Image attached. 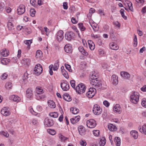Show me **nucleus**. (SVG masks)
<instances>
[{
  "instance_id": "60",
  "label": "nucleus",
  "mask_w": 146,
  "mask_h": 146,
  "mask_svg": "<svg viewBox=\"0 0 146 146\" xmlns=\"http://www.w3.org/2000/svg\"><path fill=\"white\" fill-rule=\"evenodd\" d=\"M89 23L91 27L95 25L97 26V24L95 23L92 20H90L89 21Z\"/></svg>"
},
{
  "instance_id": "54",
  "label": "nucleus",
  "mask_w": 146,
  "mask_h": 146,
  "mask_svg": "<svg viewBox=\"0 0 146 146\" xmlns=\"http://www.w3.org/2000/svg\"><path fill=\"white\" fill-rule=\"evenodd\" d=\"M93 134L95 136H98L100 135V131L98 130H94L93 131Z\"/></svg>"
},
{
  "instance_id": "42",
  "label": "nucleus",
  "mask_w": 146,
  "mask_h": 146,
  "mask_svg": "<svg viewBox=\"0 0 146 146\" xmlns=\"http://www.w3.org/2000/svg\"><path fill=\"white\" fill-rule=\"evenodd\" d=\"M9 62L10 60L7 58H3L1 60V63L3 65L7 64Z\"/></svg>"
},
{
  "instance_id": "29",
  "label": "nucleus",
  "mask_w": 146,
  "mask_h": 146,
  "mask_svg": "<svg viewBox=\"0 0 146 146\" xmlns=\"http://www.w3.org/2000/svg\"><path fill=\"white\" fill-rule=\"evenodd\" d=\"M125 5L126 7H128L129 9L132 11L133 10V8L132 7V3L130 1H125Z\"/></svg>"
},
{
  "instance_id": "17",
  "label": "nucleus",
  "mask_w": 146,
  "mask_h": 146,
  "mask_svg": "<svg viewBox=\"0 0 146 146\" xmlns=\"http://www.w3.org/2000/svg\"><path fill=\"white\" fill-rule=\"evenodd\" d=\"M113 111L115 113H120L122 111V109L119 104H116L113 107Z\"/></svg>"
},
{
  "instance_id": "11",
  "label": "nucleus",
  "mask_w": 146,
  "mask_h": 146,
  "mask_svg": "<svg viewBox=\"0 0 146 146\" xmlns=\"http://www.w3.org/2000/svg\"><path fill=\"white\" fill-rule=\"evenodd\" d=\"M1 112L2 115L5 116H9L11 113L8 108L6 107L3 108L1 110Z\"/></svg>"
},
{
  "instance_id": "35",
  "label": "nucleus",
  "mask_w": 146,
  "mask_h": 146,
  "mask_svg": "<svg viewBox=\"0 0 146 146\" xmlns=\"http://www.w3.org/2000/svg\"><path fill=\"white\" fill-rule=\"evenodd\" d=\"M88 43L90 49L92 50H94L95 48V44L93 41L91 40H88Z\"/></svg>"
},
{
  "instance_id": "24",
  "label": "nucleus",
  "mask_w": 146,
  "mask_h": 146,
  "mask_svg": "<svg viewBox=\"0 0 146 146\" xmlns=\"http://www.w3.org/2000/svg\"><path fill=\"white\" fill-rule=\"evenodd\" d=\"M1 54L3 56H7L9 54V51L5 48H3L0 51Z\"/></svg>"
},
{
  "instance_id": "47",
  "label": "nucleus",
  "mask_w": 146,
  "mask_h": 146,
  "mask_svg": "<svg viewBox=\"0 0 146 146\" xmlns=\"http://www.w3.org/2000/svg\"><path fill=\"white\" fill-rule=\"evenodd\" d=\"M59 137L60 139L62 141H65L68 138L67 137L62 135L61 134H60L59 135Z\"/></svg>"
},
{
  "instance_id": "44",
  "label": "nucleus",
  "mask_w": 146,
  "mask_h": 146,
  "mask_svg": "<svg viewBox=\"0 0 146 146\" xmlns=\"http://www.w3.org/2000/svg\"><path fill=\"white\" fill-rule=\"evenodd\" d=\"M42 56V52L40 50H38L36 52V57L37 58H39Z\"/></svg>"
},
{
  "instance_id": "57",
  "label": "nucleus",
  "mask_w": 146,
  "mask_h": 146,
  "mask_svg": "<svg viewBox=\"0 0 146 146\" xmlns=\"http://www.w3.org/2000/svg\"><path fill=\"white\" fill-rule=\"evenodd\" d=\"M79 143L82 146H86V143L84 140H81L80 141Z\"/></svg>"
},
{
  "instance_id": "61",
  "label": "nucleus",
  "mask_w": 146,
  "mask_h": 146,
  "mask_svg": "<svg viewBox=\"0 0 146 146\" xmlns=\"http://www.w3.org/2000/svg\"><path fill=\"white\" fill-rule=\"evenodd\" d=\"M66 69L68 70L69 72H71L72 71V70L70 68V66L69 64H65Z\"/></svg>"
},
{
  "instance_id": "49",
  "label": "nucleus",
  "mask_w": 146,
  "mask_h": 146,
  "mask_svg": "<svg viewBox=\"0 0 146 146\" xmlns=\"http://www.w3.org/2000/svg\"><path fill=\"white\" fill-rule=\"evenodd\" d=\"M102 67L104 69L106 70L110 71V70L109 69V66L106 64H104L102 65Z\"/></svg>"
},
{
  "instance_id": "13",
  "label": "nucleus",
  "mask_w": 146,
  "mask_h": 146,
  "mask_svg": "<svg viewBox=\"0 0 146 146\" xmlns=\"http://www.w3.org/2000/svg\"><path fill=\"white\" fill-rule=\"evenodd\" d=\"M25 6L23 5H21L19 6L17 9V13L18 14L21 15L25 12Z\"/></svg>"
},
{
  "instance_id": "14",
  "label": "nucleus",
  "mask_w": 146,
  "mask_h": 146,
  "mask_svg": "<svg viewBox=\"0 0 146 146\" xmlns=\"http://www.w3.org/2000/svg\"><path fill=\"white\" fill-rule=\"evenodd\" d=\"M44 123L46 127H50L54 124L53 121L48 117L45 119Z\"/></svg>"
},
{
  "instance_id": "40",
  "label": "nucleus",
  "mask_w": 146,
  "mask_h": 146,
  "mask_svg": "<svg viewBox=\"0 0 146 146\" xmlns=\"http://www.w3.org/2000/svg\"><path fill=\"white\" fill-rule=\"evenodd\" d=\"M79 51L84 55H87L88 54V53L83 48L82 46H80L78 48Z\"/></svg>"
},
{
  "instance_id": "3",
  "label": "nucleus",
  "mask_w": 146,
  "mask_h": 146,
  "mask_svg": "<svg viewBox=\"0 0 146 146\" xmlns=\"http://www.w3.org/2000/svg\"><path fill=\"white\" fill-rule=\"evenodd\" d=\"M86 89L85 85L83 84H80L76 87V90L79 94H81L84 93Z\"/></svg>"
},
{
  "instance_id": "63",
  "label": "nucleus",
  "mask_w": 146,
  "mask_h": 146,
  "mask_svg": "<svg viewBox=\"0 0 146 146\" xmlns=\"http://www.w3.org/2000/svg\"><path fill=\"white\" fill-rule=\"evenodd\" d=\"M70 83L72 86L73 88H74L75 87V81L73 80H71L70 81Z\"/></svg>"
},
{
  "instance_id": "46",
  "label": "nucleus",
  "mask_w": 146,
  "mask_h": 146,
  "mask_svg": "<svg viewBox=\"0 0 146 146\" xmlns=\"http://www.w3.org/2000/svg\"><path fill=\"white\" fill-rule=\"evenodd\" d=\"M47 131L49 134L52 135H54L56 133V131L54 129H48Z\"/></svg>"
},
{
  "instance_id": "55",
  "label": "nucleus",
  "mask_w": 146,
  "mask_h": 146,
  "mask_svg": "<svg viewBox=\"0 0 146 146\" xmlns=\"http://www.w3.org/2000/svg\"><path fill=\"white\" fill-rule=\"evenodd\" d=\"M92 38L93 39H96L100 38V36L99 35H95L92 33L91 35Z\"/></svg>"
},
{
  "instance_id": "25",
  "label": "nucleus",
  "mask_w": 146,
  "mask_h": 146,
  "mask_svg": "<svg viewBox=\"0 0 146 146\" xmlns=\"http://www.w3.org/2000/svg\"><path fill=\"white\" fill-rule=\"evenodd\" d=\"M10 19H13V18L12 17H11L9 18V21L7 23V26L8 29L9 30L11 31L14 29V26L13 24L11 23V22L10 21H11V20H9Z\"/></svg>"
},
{
  "instance_id": "36",
  "label": "nucleus",
  "mask_w": 146,
  "mask_h": 146,
  "mask_svg": "<svg viewBox=\"0 0 146 146\" xmlns=\"http://www.w3.org/2000/svg\"><path fill=\"white\" fill-rule=\"evenodd\" d=\"M48 106L51 108H54L55 107V104L54 102L51 100H49L48 101Z\"/></svg>"
},
{
  "instance_id": "48",
  "label": "nucleus",
  "mask_w": 146,
  "mask_h": 146,
  "mask_svg": "<svg viewBox=\"0 0 146 146\" xmlns=\"http://www.w3.org/2000/svg\"><path fill=\"white\" fill-rule=\"evenodd\" d=\"M0 134L2 135H3L6 137H9V135L7 131H2L0 132Z\"/></svg>"
},
{
  "instance_id": "6",
  "label": "nucleus",
  "mask_w": 146,
  "mask_h": 146,
  "mask_svg": "<svg viewBox=\"0 0 146 146\" xmlns=\"http://www.w3.org/2000/svg\"><path fill=\"white\" fill-rule=\"evenodd\" d=\"M93 111L94 114L97 115L100 114L102 112V109L100 106L97 104H95L94 105Z\"/></svg>"
},
{
  "instance_id": "56",
  "label": "nucleus",
  "mask_w": 146,
  "mask_h": 146,
  "mask_svg": "<svg viewBox=\"0 0 146 146\" xmlns=\"http://www.w3.org/2000/svg\"><path fill=\"white\" fill-rule=\"evenodd\" d=\"M141 104L142 106L146 108V99H143L142 100Z\"/></svg>"
},
{
  "instance_id": "52",
  "label": "nucleus",
  "mask_w": 146,
  "mask_h": 146,
  "mask_svg": "<svg viewBox=\"0 0 146 146\" xmlns=\"http://www.w3.org/2000/svg\"><path fill=\"white\" fill-rule=\"evenodd\" d=\"M62 72L63 75L66 78H68L69 76L68 75V73L67 72H66L65 70H62Z\"/></svg>"
},
{
  "instance_id": "23",
  "label": "nucleus",
  "mask_w": 146,
  "mask_h": 146,
  "mask_svg": "<svg viewBox=\"0 0 146 146\" xmlns=\"http://www.w3.org/2000/svg\"><path fill=\"white\" fill-rule=\"evenodd\" d=\"M111 49L114 50H117L119 48V46L117 44L114 42H111L109 44Z\"/></svg>"
},
{
  "instance_id": "21",
  "label": "nucleus",
  "mask_w": 146,
  "mask_h": 146,
  "mask_svg": "<svg viewBox=\"0 0 146 146\" xmlns=\"http://www.w3.org/2000/svg\"><path fill=\"white\" fill-rule=\"evenodd\" d=\"M78 129L80 135H82L85 134L86 130L83 126H79L78 127Z\"/></svg>"
},
{
  "instance_id": "8",
  "label": "nucleus",
  "mask_w": 146,
  "mask_h": 146,
  "mask_svg": "<svg viewBox=\"0 0 146 146\" xmlns=\"http://www.w3.org/2000/svg\"><path fill=\"white\" fill-rule=\"evenodd\" d=\"M86 125L88 127L92 128L95 127L96 123V121L94 119H91L87 121Z\"/></svg>"
},
{
  "instance_id": "7",
  "label": "nucleus",
  "mask_w": 146,
  "mask_h": 146,
  "mask_svg": "<svg viewBox=\"0 0 146 146\" xmlns=\"http://www.w3.org/2000/svg\"><path fill=\"white\" fill-rule=\"evenodd\" d=\"M34 73L36 75L40 74L42 71V66L40 64H37L35 66L34 70Z\"/></svg>"
},
{
  "instance_id": "2",
  "label": "nucleus",
  "mask_w": 146,
  "mask_h": 146,
  "mask_svg": "<svg viewBox=\"0 0 146 146\" xmlns=\"http://www.w3.org/2000/svg\"><path fill=\"white\" fill-rule=\"evenodd\" d=\"M42 110V108L39 106H38L35 107L33 109L32 108H31L29 109L30 112L33 115L37 116L38 117L39 116L40 114L39 112L40 111Z\"/></svg>"
},
{
  "instance_id": "18",
  "label": "nucleus",
  "mask_w": 146,
  "mask_h": 146,
  "mask_svg": "<svg viewBox=\"0 0 146 146\" xmlns=\"http://www.w3.org/2000/svg\"><path fill=\"white\" fill-rule=\"evenodd\" d=\"M118 77L115 74H113L112 75L111 78V82L112 83L116 85L118 83Z\"/></svg>"
},
{
  "instance_id": "53",
  "label": "nucleus",
  "mask_w": 146,
  "mask_h": 146,
  "mask_svg": "<svg viewBox=\"0 0 146 146\" xmlns=\"http://www.w3.org/2000/svg\"><path fill=\"white\" fill-rule=\"evenodd\" d=\"M95 12V10L92 8H91L90 10L89 13L88 15V16L90 17L92 13H94Z\"/></svg>"
},
{
  "instance_id": "9",
  "label": "nucleus",
  "mask_w": 146,
  "mask_h": 146,
  "mask_svg": "<svg viewBox=\"0 0 146 146\" xmlns=\"http://www.w3.org/2000/svg\"><path fill=\"white\" fill-rule=\"evenodd\" d=\"M74 36V34L72 32L69 31L65 33V38L66 40L70 41L73 38Z\"/></svg>"
},
{
  "instance_id": "37",
  "label": "nucleus",
  "mask_w": 146,
  "mask_h": 146,
  "mask_svg": "<svg viewBox=\"0 0 146 146\" xmlns=\"http://www.w3.org/2000/svg\"><path fill=\"white\" fill-rule=\"evenodd\" d=\"M32 40L31 39L30 40H25L24 43L28 46L27 48L28 49H29L30 48V45L32 42Z\"/></svg>"
},
{
  "instance_id": "4",
  "label": "nucleus",
  "mask_w": 146,
  "mask_h": 146,
  "mask_svg": "<svg viewBox=\"0 0 146 146\" xmlns=\"http://www.w3.org/2000/svg\"><path fill=\"white\" fill-rule=\"evenodd\" d=\"M90 83L92 85L98 89H100L102 88V82L98 79L91 81Z\"/></svg>"
},
{
  "instance_id": "5",
  "label": "nucleus",
  "mask_w": 146,
  "mask_h": 146,
  "mask_svg": "<svg viewBox=\"0 0 146 146\" xmlns=\"http://www.w3.org/2000/svg\"><path fill=\"white\" fill-rule=\"evenodd\" d=\"M96 93V90L95 88H90L86 94V96L89 98H92Z\"/></svg>"
},
{
  "instance_id": "45",
  "label": "nucleus",
  "mask_w": 146,
  "mask_h": 146,
  "mask_svg": "<svg viewBox=\"0 0 146 146\" xmlns=\"http://www.w3.org/2000/svg\"><path fill=\"white\" fill-rule=\"evenodd\" d=\"M49 115L51 117L54 118H56L58 116V113L56 112L50 113Z\"/></svg>"
},
{
  "instance_id": "10",
  "label": "nucleus",
  "mask_w": 146,
  "mask_h": 146,
  "mask_svg": "<svg viewBox=\"0 0 146 146\" xmlns=\"http://www.w3.org/2000/svg\"><path fill=\"white\" fill-rule=\"evenodd\" d=\"M64 32L62 30H60L58 31L56 34V40L59 42H60L63 40Z\"/></svg>"
},
{
  "instance_id": "41",
  "label": "nucleus",
  "mask_w": 146,
  "mask_h": 146,
  "mask_svg": "<svg viewBox=\"0 0 146 146\" xmlns=\"http://www.w3.org/2000/svg\"><path fill=\"white\" fill-rule=\"evenodd\" d=\"M106 143L105 138L104 137H102L100 140L99 144L100 146H104Z\"/></svg>"
},
{
  "instance_id": "39",
  "label": "nucleus",
  "mask_w": 146,
  "mask_h": 146,
  "mask_svg": "<svg viewBox=\"0 0 146 146\" xmlns=\"http://www.w3.org/2000/svg\"><path fill=\"white\" fill-rule=\"evenodd\" d=\"M13 87L12 83L11 82H7L5 85V87L7 90H10L12 89Z\"/></svg>"
},
{
  "instance_id": "32",
  "label": "nucleus",
  "mask_w": 146,
  "mask_h": 146,
  "mask_svg": "<svg viewBox=\"0 0 146 146\" xmlns=\"http://www.w3.org/2000/svg\"><path fill=\"white\" fill-rule=\"evenodd\" d=\"M108 127L109 129L111 131H115L117 129L115 126L111 123H109L108 124Z\"/></svg>"
},
{
  "instance_id": "64",
  "label": "nucleus",
  "mask_w": 146,
  "mask_h": 146,
  "mask_svg": "<svg viewBox=\"0 0 146 146\" xmlns=\"http://www.w3.org/2000/svg\"><path fill=\"white\" fill-rule=\"evenodd\" d=\"M103 104L106 107H108L110 105V103L107 101L105 100L103 102Z\"/></svg>"
},
{
  "instance_id": "22",
  "label": "nucleus",
  "mask_w": 146,
  "mask_h": 146,
  "mask_svg": "<svg viewBox=\"0 0 146 146\" xmlns=\"http://www.w3.org/2000/svg\"><path fill=\"white\" fill-rule=\"evenodd\" d=\"M64 50L67 53H71L72 52V46L70 44H66L64 47Z\"/></svg>"
},
{
  "instance_id": "31",
  "label": "nucleus",
  "mask_w": 146,
  "mask_h": 146,
  "mask_svg": "<svg viewBox=\"0 0 146 146\" xmlns=\"http://www.w3.org/2000/svg\"><path fill=\"white\" fill-rule=\"evenodd\" d=\"M21 62L23 65H28L30 64V60L29 58H24L22 60Z\"/></svg>"
},
{
  "instance_id": "30",
  "label": "nucleus",
  "mask_w": 146,
  "mask_h": 146,
  "mask_svg": "<svg viewBox=\"0 0 146 146\" xmlns=\"http://www.w3.org/2000/svg\"><path fill=\"white\" fill-rule=\"evenodd\" d=\"M139 129L140 132L146 135V123L143 125L141 127H139Z\"/></svg>"
},
{
  "instance_id": "34",
  "label": "nucleus",
  "mask_w": 146,
  "mask_h": 146,
  "mask_svg": "<svg viewBox=\"0 0 146 146\" xmlns=\"http://www.w3.org/2000/svg\"><path fill=\"white\" fill-rule=\"evenodd\" d=\"M36 92L38 94H41L44 92L42 88L40 86H37L36 88Z\"/></svg>"
},
{
  "instance_id": "15",
  "label": "nucleus",
  "mask_w": 146,
  "mask_h": 146,
  "mask_svg": "<svg viewBox=\"0 0 146 146\" xmlns=\"http://www.w3.org/2000/svg\"><path fill=\"white\" fill-rule=\"evenodd\" d=\"M9 99L11 100L18 103L20 101L21 98L17 95H12L10 96Z\"/></svg>"
},
{
  "instance_id": "62",
  "label": "nucleus",
  "mask_w": 146,
  "mask_h": 146,
  "mask_svg": "<svg viewBox=\"0 0 146 146\" xmlns=\"http://www.w3.org/2000/svg\"><path fill=\"white\" fill-rule=\"evenodd\" d=\"M28 74L27 72H26L24 74L23 79L25 80L28 78Z\"/></svg>"
},
{
  "instance_id": "19",
  "label": "nucleus",
  "mask_w": 146,
  "mask_h": 146,
  "mask_svg": "<svg viewBox=\"0 0 146 146\" xmlns=\"http://www.w3.org/2000/svg\"><path fill=\"white\" fill-rule=\"evenodd\" d=\"M98 73L95 71L92 72L91 74L90 75V82L94 80L98 79Z\"/></svg>"
},
{
  "instance_id": "59",
  "label": "nucleus",
  "mask_w": 146,
  "mask_h": 146,
  "mask_svg": "<svg viewBox=\"0 0 146 146\" xmlns=\"http://www.w3.org/2000/svg\"><path fill=\"white\" fill-rule=\"evenodd\" d=\"M7 74L6 73L3 74L1 76V78L2 80H4L6 79L7 77Z\"/></svg>"
},
{
  "instance_id": "20",
  "label": "nucleus",
  "mask_w": 146,
  "mask_h": 146,
  "mask_svg": "<svg viewBox=\"0 0 146 146\" xmlns=\"http://www.w3.org/2000/svg\"><path fill=\"white\" fill-rule=\"evenodd\" d=\"M130 134L131 137L133 139H137L138 136V133L137 131L135 130H133L131 131Z\"/></svg>"
},
{
  "instance_id": "50",
  "label": "nucleus",
  "mask_w": 146,
  "mask_h": 146,
  "mask_svg": "<svg viewBox=\"0 0 146 146\" xmlns=\"http://www.w3.org/2000/svg\"><path fill=\"white\" fill-rule=\"evenodd\" d=\"M30 13L31 16L32 17H34L36 13V11L33 8H31L30 10Z\"/></svg>"
},
{
  "instance_id": "58",
  "label": "nucleus",
  "mask_w": 146,
  "mask_h": 146,
  "mask_svg": "<svg viewBox=\"0 0 146 146\" xmlns=\"http://www.w3.org/2000/svg\"><path fill=\"white\" fill-rule=\"evenodd\" d=\"M79 27L82 31H83L85 29V27L83 26L82 23H79L78 24Z\"/></svg>"
},
{
  "instance_id": "43",
  "label": "nucleus",
  "mask_w": 146,
  "mask_h": 146,
  "mask_svg": "<svg viewBox=\"0 0 146 146\" xmlns=\"http://www.w3.org/2000/svg\"><path fill=\"white\" fill-rule=\"evenodd\" d=\"M70 111H72V113L74 114H76L79 112V110L75 108H70Z\"/></svg>"
},
{
  "instance_id": "51",
  "label": "nucleus",
  "mask_w": 146,
  "mask_h": 146,
  "mask_svg": "<svg viewBox=\"0 0 146 146\" xmlns=\"http://www.w3.org/2000/svg\"><path fill=\"white\" fill-rule=\"evenodd\" d=\"M124 11H125L123 9H121L120 10V12L122 17L125 20L127 19V17L125 15H124Z\"/></svg>"
},
{
  "instance_id": "1",
  "label": "nucleus",
  "mask_w": 146,
  "mask_h": 146,
  "mask_svg": "<svg viewBox=\"0 0 146 146\" xmlns=\"http://www.w3.org/2000/svg\"><path fill=\"white\" fill-rule=\"evenodd\" d=\"M139 94L138 92H133L130 96V101L133 104H137L139 101Z\"/></svg>"
},
{
  "instance_id": "33",
  "label": "nucleus",
  "mask_w": 146,
  "mask_h": 146,
  "mask_svg": "<svg viewBox=\"0 0 146 146\" xmlns=\"http://www.w3.org/2000/svg\"><path fill=\"white\" fill-rule=\"evenodd\" d=\"M116 146H120L121 145V141L120 138L118 137H115L114 140Z\"/></svg>"
},
{
  "instance_id": "38",
  "label": "nucleus",
  "mask_w": 146,
  "mask_h": 146,
  "mask_svg": "<svg viewBox=\"0 0 146 146\" xmlns=\"http://www.w3.org/2000/svg\"><path fill=\"white\" fill-rule=\"evenodd\" d=\"M63 98L65 100L67 101H70L71 100V99L68 94H64Z\"/></svg>"
},
{
  "instance_id": "26",
  "label": "nucleus",
  "mask_w": 146,
  "mask_h": 146,
  "mask_svg": "<svg viewBox=\"0 0 146 146\" xmlns=\"http://www.w3.org/2000/svg\"><path fill=\"white\" fill-rule=\"evenodd\" d=\"M26 95L27 98H31L33 95V90L31 88H28L26 91Z\"/></svg>"
},
{
  "instance_id": "12",
  "label": "nucleus",
  "mask_w": 146,
  "mask_h": 146,
  "mask_svg": "<svg viewBox=\"0 0 146 146\" xmlns=\"http://www.w3.org/2000/svg\"><path fill=\"white\" fill-rule=\"evenodd\" d=\"M58 66L59 64L58 63H55L54 64V66H53V65L52 64L50 65L49 66V73L51 75H53V69L54 70H56L58 69Z\"/></svg>"
},
{
  "instance_id": "16",
  "label": "nucleus",
  "mask_w": 146,
  "mask_h": 146,
  "mask_svg": "<svg viewBox=\"0 0 146 146\" xmlns=\"http://www.w3.org/2000/svg\"><path fill=\"white\" fill-rule=\"evenodd\" d=\"M61 87L62 89L65 91H66L69 89V85L67 82L66 81L61 83Z\"/></svg>"
},
{
  "instance_id": "27",
  "label": "nucleus",
  "mask_w": 146,
  "mask_h": 146,
  "mask_svg": "<svg viewBox=\"0 0 146 146\" xmlns=\"http://www.w3.org/2000/svg\"><path fill=\"white\" fill-rule=\"evenodd\" d=\"M121 76L123 78L126 79H129L130 77V75L127 72H120Z\"/></svg>"
},
{
  "instance_id": "28",
  "label": "nucleus",
  "mask_w": 146,
  "mask_h": 146,
  "mask_svg": "<svg viewBox=\"0 0 146 146\" xmlns=\"http://www.w3.org/2000/svg\"><path fill=\"white\" fill-rule=\"evenodd\" d=\"M80 117L79 116H76L74 118H72L70 119L71 123L73 124H75L77 123L80 120Z\"/></svg>"
}]
</instances>
